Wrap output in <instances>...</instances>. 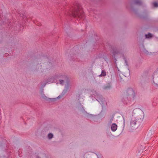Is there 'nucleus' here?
I'll return each mask as SVG.
<instances>
[{
  "instance_id": "nucleus-1",
  "label": "nucleus",
  "mask_w": 158,
  "mask_h": 158,
  "mask_svg": "<svg viewBox=\"0 0 158 158\" xmlns=\"http://www.w3.org/2000/svg\"><path fill=\"white\" fill-rule=\"evenodd\" d=\"M142 118L138 117L132 118L130 123L131 129L133 130L136 129L142 121Z\"/></svg>"
},
{
  "instance_id": "nucleus-2",
  "label": "nucleus",
  "mask_w": 158,
  "mask_h": 158,
  "mask_svg": "<svg viewBox=\"0 0 158 158\" xmlns=\"http://www.w3.org/2000/svg\"><path fill=\"white\" fill-rule=\"evenodd\" d=\"M127 94L129 95H134L135 94V93L132 89H127Z\"/></svg>"
},
{
  "instance_id": "nucleus-3",
  "label": "nucleus",
  "mask_w": 158,
  "mask_h": 158,
  "mask_svg": "<svg viewBox=\"0 0 158 158\" xmlns=\"http://www.w3.org/2000/svg\"><path fill=\"white\" fill-rule=\"evenodd\" d=\"M117 125L114 123H113L111 127V131H115L117 130Z\"/></svg>"
},
{
  "instance_id": "nucleus-4",
  "label": "nucleus",
  "mask_w": 158,
  "mask_h": 158,
  "mask_svg": "<svg viewBox=\"0 0 158 158\" xmlns=\"http://www.w3.org/2000/svg\"><path fill=\"white\" fill-rule=\"evenodd\" d=\"M84 15L83 12H79L78 14V16L80 19H83L84 17Z\"/></svg>"
},
{
  "instance_id": "nucleus-5",
  "label": "nucleus",
  "mask_w": 158,
  "mask_h": 158,
  "mask_svg": "<svg viewBox=\"0 0 158 158\" xmlns=\"http://www.w3.org/2000/svg\"><path fill=\"white\" fill-rule=\"evenodd\" d=\"M145 37L147 38H151L152 36V35L150 33H148V34H145Z\"/></svg>"
},
{
  "instance_id": "nucleus-6",
  "label": "nucleus",
  "mask_w": 158,
  "mask_h": 158,
  "mask_svg": "<svg viewBox=\"0 0 158 158\" xmlns=\"http://www.w3.org/2000/svg\"><path fill=\"white\" fill-rule=\"evenodd\" d=\"M98 102H99L101 104H102V103L101 102H105L104 100H103L102 98H100L98 100H97Z\"/></svg>"
},
{
  "instance_id": "nucleus-7",
  "label": "nucleus",
  "mask_w": 158,
  "mask_h": 158,
  "mask_svg": "<svg viewBox=\"0 0 158 158\" xmlns=\"http://www.w3.org/2000/svg\"><path fill=\"white\" fill-rule=\"evenodd\" d=\"M106 75V72L102 70V73L100 75V76H105Z\"/></svg>"
},
{
  "instance_id": "nucleus-8",
  "label": "nucleus",
  "mask_w": 158,
  "mask_h": 158,
  "mask_svg": "<svg viewBox=\"0 0 158 158\" xmlns=\"http://www.w3.org/2000/svg\"><path fill=\"white\" fill-rule=\"evenodd\" d=\"M53 136V135L52 134L49 133L48 135V137L49 139H52Z\"/></svg>"
},
{
  "instance_id": "nucleus-9",
  "label": "nucleus",
  "mask_w": 158,
  "mask_h": 158,
  "mask_svg": "<svg viewBox=\"0 0 158 158\" xmlns=\"http://www.w3.org/2000/svg\"><path fill=\"white\" fill-rule=\"evenodd\" d=\"M152 4L154 7H157L158 6V3L156 2H154Z\"/></svg>"
},
{
  "instance_id": "nucleus-10",
  "label": "nucleus",
  "mask_w": 158,
  "mask_h": 158,
  "mask_svg": "<svg viewBox=\"0 0 158 158\" xmlns=\"http://www.w3.org/2000/svg\"><path fill=\"white\" fill-rule=\"evenodd\" d=\"M113 119V117H112L109 120V122L110 123H111L112 122Z\"/></svg>"
},
{
  "instance_id": "nucleus-11",
  "label": "nucleus",
  "mask_w": 158,
  "mask_h": 158,
  "mask_svg": "<svg viewBox=\"0 0 158 158\" xmlns=\"http://www.w3.org/2000/svg\"><path fill=\"white\" fill-rule=\"evenodd\" d=\"M60 85H63V83H64V81L63 80H60Z\"/></svg>"
},
{
  "instance_id": "nucleus-12",
  "label": "nucleus",
  "mask_w": 158,
  "mask_h": 158,
  "mask_svg": "<svg viewBox=\"0 0 158 158\" xmlns=\"http://www.w3.org/2000/svg\"><path fill=\"white\" fill-rule=\"evenodd\" d=\"M94 96L95 97H97V96L98 95L96 94V93H95V94H94Z\"/></svg>"
},
{
  "instance_id": "nucleus-13",
  "label": "nucleus",
  "mask_w": 158,
  "mask_h": 158,
  "mask_svg": "<svg viewBox=\"0 0 158 158\" xmlns=\"http://www.w3.org/2000/svg\"><path fill=\"white\" fill-rule=\"evenodd\" d=\"M125 64H126V65H127V61H126V60H125Z\"/></svg>"
},
{
  "instance_id": "nucleus-14",
  "label": "nucleus",
  "mask_w": 158,
  "mask_h": 158,
  "mask_svg": "<svg viewBox=\"0 0 158 158\" xmlns=\"http://www.w3.org/2000/svg\"><path fill=\"white\" fill-rule=\"evenodd\" d=\"M123 123H124H124H125V120H124V117H123Z\"/></svg>"
},
{
  "instance_id": "nucleus-15",
  "label": "nucleus",
  "mask_w": 158,
  "mask_h": 158,
  "mask_svg": "<svg viewBox=\"0 0 158 158\" xmlns=\"http://www.w3.org/2000/svg\"><path fill=\"white\" fill-rule=\"evenodd\" d=\"M123 102L124 103H126V102H124V101L123 100V99L122 100Z\"/></svg>"
},
{
  "instance_id": "nucleus-16",
  "label": "nucleus",
  "mask_w": 158,
  "mask_h": 158,
  "mask_svg": "<svg viewBox=\"0 0 158 158\" xmlns=\"http://www.w3.org/2000/svg\"><path fill=\"white\" fill-rule=\"evenodd\" d=\"M60 96H59L58 97H57V98H60Z\"/></svg>"
},
{
  "instance_id": "nucleus-17",
  "label": "nucleus",
  "mask_w": 158,
  "mask_h": 158,
  "mask_svg": "<svg viewBox=\"0 0 158 158\" xmlns=\"http://www.w3.org/2000/svg\"><path fill=\"white\" fill-rule=\"evenodd\" d=\"M1 25V23H0V25Z\"/></svg>"
}]
</instances>
